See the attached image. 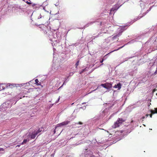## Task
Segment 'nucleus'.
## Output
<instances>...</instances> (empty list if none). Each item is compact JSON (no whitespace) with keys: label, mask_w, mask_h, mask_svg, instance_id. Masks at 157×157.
I'll use <instances>...</instances> for the list:
<instances>
[{"label":"nucleus","mask_w":157,"mask_h":157,"mask_svg":"<svg viewBox=\"0 0 157 157\" xmlns=\"http://www.w3.org/2000/svg\"><path fill=\"white\" fill-rule=\"evenodd\" d=\"M4 149L3 148H0V151H4Z\"/></svg>","instance_id":"obj_22"},{"label":"nucleus","mask_w":157,"mask_h":157,"mask_svg":"<svg viewBox=\"0 0 157 157\" xmlns=\"http://www.w3.org/2000/svg\"><path fill=\"white\" fill-rule=\"evenodd\" d=\"M144 118H145L144 117H142V118H143V119H144Z\"/></svg>","instance_id":"obj_27"},{"label":"nucleus","mask_w":157,"mask_h":157,"mask_svg":"<svg viewBox=\"0 0 157 157\" xmlns=\"http://www.w3.org/2000/svg\"><path fill=\"white\" fill-rule=\"evenodd\" d=\"M35 83L36 84L37 86H39V85H40V84L39 83H38L39 81L37 79H36L35 80Z\"/></svg>","instance_id":"obj_11"},{"label":"nucleus","mask_w":157,"mask_h":157,"mask_svg":"<svg viewBox=\"0 0 157 157\" xmlns=\"http://www.w3.org/2000/svg\"><path fill=\"white\" fill-rule=\"evenodd\" d=\"M156 95H157V93L156 94Z\"/></svg>","instance_id":"obj_31"},{"label":"nucleus","mask_w":157,"mask_h":157,"mask_svg":"<svg viewBox=\"0 0 157 157\" xmlns=\"http://www.w3.org/2000/svg\"><path fill=\"white\" fill-rule=\"evenodd\" d=\"M150 112L151 113L150 114V116L151 118L153 114L157 113V108H155L154 110H151Z\"/></svg>","instance_id":"obj_4"},{"label":"nucleus","mask_w":157,"mask_h":157,"mask_svg":"<svg viewBox=\"0 0 157 157\" xmlns=\"http://www.w3.org/2000/svg\"><path fill=\"white\" fill-rule=\"evenodd\" d=\"M103 60H104L103 59H102V60L101 61H100V63H102L103 61Z\"/></svg>","instance_id":"obj_24"},{"label":"nucleus","mask_w":157,"mask_h":157,"mask_svg":"<svg viewBox=\"0 0 157 157\" xmlns=\"http://www.w3.org/2000/svg\"><path fill=\"white\" fill-rule=\"evenodd\" d=\"M7 86L8 87H10V88H12L13 86H14L13 84L10 83L8 84H7Z\"/></svg>","instance_id":"obj_13"},{"label":"nucleus","mask_w":157,"mask_h":157,"mask_svg":"<svg viewBox=\"0 0 157 157\" xmlns=\"http://www.w3.org/2000/svg\"><path fill=\"white\" fill-rule=\"evenodd\" d=\"M79 60H78L76 63L75 64V66H76V68H77L78 66V65H79Z\"/></svg>","instance_id":"obj_17"},{"label":"nucleus","mask_w":157,"mask_h":157,"mask_svg":"<svg viewBox=\"0 0 157 157\" xmlns=\"http://www.w3.org/2000/svg\"><path fill=\"white\" fill-rule=\"evenodd\" d=\"M125 120L122 118H118L116 122H115L113 127L116 128L119 127L121 124L125 121Z\"/></svg>","instance_id":"obj_1"},{"label":"nucleus","mask_w":157,"mask_h":157,"mask_svg":"<svg viewBox=\"0 0 157 157\" xmlns=\"http://www.w3.org/2000/svg\"><path fill=\"white\" fill-rule=\"evenodd\" d=\"M70 122V121H65L57 125V126L56 127V129L58 127H61L62 126L66 125L68 124Z\"/></svg>","instance_id":"obj_3"},{"label":"nucleus","mask_w":157,"mask_h":157,"mask_svg":"<svg viewBox=\"0 0 157 157\" xmlns=\"http://www.w3.org/2000/svg\"><path fill=\"white\" fill-rule=\"evenodd\" d=\"M25 2L28 4H31V2H29L28 1H26Z\"/></svg>","instance_id":"obj_21"},{"label":"nucleus","mask_w":157,"mask_h":157,"mask_svg":"<svg viewBox=\"0 0 157 157\" xmlns=\"http://www.w3.org/2000/svg\"><path fill=\"white\" fill-rule=\"evenodd\" d=\"M127 26L126 25L122 27L121 28V29L125 30L127 29Z\"/></svg>","instance_id":"obj_15"},{"label":"nucleus","mask_w":157,"mask_h":157,"mask_svg":"<svg viewBox=\"0 0 157 157\" xmlns=\"http://www.w3.org/2000/svg\"><path fill=\"white\" fill-rule=\"evenodd\" d=\"M155 73H157V70H156V71H155Z\"/></svg>","instance_id":"obj_26"},{"label":"nucleus","mask_w":157,"mask_h":157,"mask_svg":"<svg viewBox=\"0 0 157 157\" xmlns=\"http://www.w3.org/2000/svg\"><path fill=\"white\" fill-rule=\"evenodd\" d=\"M44 34H46L47 36L50 37L52 35L53 33L50 29H48L47 28H45L42 29Z\"/></svg>","instance_id":"obj_2"},{"label":"nucleus","mask_w":157,"mask_h":157,"mask_svg":"<svg viewBox=\"0 0 157 157\" xmlns=\"http://www.w3.org/2000/svg\"><path fill=\"white\" fill-rule=\"evenodd\" d=\"M37 134H38V133L35 132V133H32L31 136V139H34Z\"/></svg>","instance_id":"obj_7"},{"label":"nucleus","mask_w":157,"mask_h":157,"mask_svg":"<svg viewBox=\"0 0 157 157\" xmlns=\"http://www.w3.org/2000/svg\"><path fill=\"white\" fill-rule=\"evenodd\" d=\"M40 132V131L39 130L37 131L36 133H38V134Z\"/></svg>","instance_id":"obj_23"},{"label":"nucleus","mask_w":157,"mask_h":157,"mask_svg":"<svg viewBox=\"0 0 157 157\" xmlns=\"http://www.w3.org/2000/svg\"><path fill=\"white\" fill-rule=\"evenodd\" d=\"M107 89H109L112 87V83H106Z\"/></svg>","instance_id":"obj_5"},{"label":"nucleus","mask_w":157,"mask_h":157,"mask_svg":"<svg viewBox=\"0 0 157 157\" xmlns=\"http://www.w3.org/2000/svg\"><path fill=\"white\" fill-rule=\"evenodd\" d=\"M124 46H122V47H120L118 49H117V50H114L112 52H113V51H117V50H119V49H121V48H123ZM110 53H111V52H110Z\"/></svg>","instance_id":"obj_18"},{"label":"nucleus","mask_w":157,"mask_h":157,"mask_svg":"<svg viewBox=\"0 0 157 157\" xmlns=\"http://www.w3.org/2000/svg\"><path fill=\"white\" fill-rule=\"evenodd\" d=\"M87 71V70H86V68H85L84 69L82 70L81 71V72H80V74H81L84 72L86 71Z\"/></svg>","instance_id":"obj_14"},{"label":"nucleus","mask_w":157,"mask_h":157,"mask_svg":"<svg viewBox=\"0 0 157 157\" xmlns=\"http://www.w3.org/2000/svg\"><path fill=\"white\" fill-rule=\"evenodd\" d=\"M121 33H122V32H121V33H119L118 34L114 36L113 37V38L114 39H116L117 37H119L120 35H121Z\"/></svg>","instance_id":"obj_9"},{"label":"nucleus","mask_w":157,"mask_h":157,"mask_svg":"<svg viewBox=\"0 0 157 157\" xmlns=\"http://www.w3.org/2000/svg\"><path fill=\"white\" fill-rule=\"evenodd\" d=\"M121 83H119L117 85H115V86H114L113 87L116 88H117L118 90H120L121 88Z\"/></svg>","instance_id":"obj_6"},{"label":"nucleus","mask_w":157,"mask_h":157,"mask_svg":"<svg viewBox=\"0 0 157 157\" xmlns=\"http://www.w3.org/2000/svg\"><path fill=\"white\" fill-rule=\"evenodd\" d=\"M100 86H98L97 87V88L96 89H95V90H93L91 92H93V91H95V90H96L97 89H98L99 88H100Z\"/></svg>","instance_id":"obj_20"},{"label":"nucleus","mask_w":157,"mask_h":157,"mask_svg":"<svg viewBox=\"0 0 157 157\" xmlns=\"http://www.w3.org/2000/svg\"><path fill=\"white\" fill-rule=\"evenodd\" d=\"M55 132H56L55 130L54 131V133Z\"/></svg>","instance_id":"obj_30"},{"label":"nucleus","mask_w":157,"mask_h":157,"mask_svg":"<svg viewBox=\"0 0 157 157\" xmlns=\"http://www.w3.org/2000/svg\"><path fill=\"white\" fill-rule=\"evenodd\" d=\"M119 8V7H117V5H115V7H113L111 9L110 11H113L114 10H117Z\"/></svg>","instance_id":"obj_8"},{"label":"nucleus","mask_w":157,"mask_h":157,"mask_svg":"<svg viewBox=\"0 0 157 157\" xmlns=\"http://www.w3.org/2000/svg\"><path fill=\"white\" fill-rule=\"evenodd\" d=\"M76 124H83L81 122H79L78 123H76Z\"/></svg>","instance_id":"obj_19"},{"label":"nucleus","mask_w":157,"mask_h":157,"mask_svg":"<svg viewBox=\"0 0 157 157\" xmlns=\"http://www.w3.org/2000/svg\"><path fill=\"white\" fill-rule=\"evenodd\" d=\"M63 84H64V83L63 84V85L61 86V87H60V88H61V87H62L63 86Z\"/></svg>","instance_id":"obj_28"},{"label":"nucleus","mask_w":157,"mask_h":157,"mask_svg":"<svg viewBox=\"0 0 157 157\" xmlns=\"http://www.w3.org/2000/svg\"><path fill=\"white\" fill-rule=\"evenodd\" d=\"M133 122V121H131V123H132Z\"/></svg>","instance_id":"obj_29"},{"label":"nucleus","mask_w":157,"mask_h":157,"mask_svg":"<svg viewBox=\"0 0 157 157\" xmlns=\"http://www.w3.org/2000/svg\"><path fill=\"white\" fill-rule=\"evenodd\" d=\"M5 88V87L3 86V84L0 85V90L4 89Z\"/></svg>","instance_id":"obj_10"},{"label":"nucleus","mask_w":157,"mask_h":157,"mask_svg":"<svg viewBox=\"0 0 157 157\" xmlns=\"http://www.w3.org/2000/svg\"><path fill=\"white\" fill-rule=\"evenodd\" d=\"M148 115H148V114H147L146 115V117H148Z\"/></svg>","instance_id":"obj_25"},{"label":"nucleus","mask_w":157,"mask_h":157,"mask_svg":"<svg viewBox=\"0 0 157 157\" xmlns=\"http://www.w3.org/2000/svg\"><path fill=\"white\" fill-rule=\"evenodd\" d=\"M100 86H101L104 87V88L107 89L106 83H105L101 84Z\"/></svg>","instance_id":"obj_12"},{"label":"nucleus","mask_w":157,"mask_h":157,"mask_svg":"<svg viewBox=\"0 0 157 157\" xmlns=\"http://www.w3.org/2000/svg\"><path fill=\"white\" fill-rule=\"evenodd\" d=\"M27 139H24V140L23 142L21 144H25L27 142Z\"/></svg>","instance_id":"obj_16"}]
</instances>
